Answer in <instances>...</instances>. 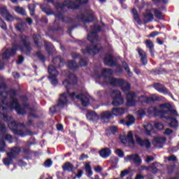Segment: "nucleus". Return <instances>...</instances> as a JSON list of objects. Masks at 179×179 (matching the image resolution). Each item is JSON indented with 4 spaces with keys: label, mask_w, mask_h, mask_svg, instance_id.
Returning <instances> with one entry per match:
<instances>
[{
    "label": "nucleus",
    "mask_w": 179,
    "mask_h": 179,
    "mask_svg": "<svg viewBox=\"0 0 179 179\" xmlns=\"http://www.w3.org/2000/svg\"><path fill=\"white\" fill-rule=\"evenodd\" d=\"M113 71L110 69H103L102 77L105 83L112 85V86H120L123 92H128L127 94V107H132L136 103V94L129 92L131 85L126 81L121 79H115L110 77Z\"/></svg>",
    "instance_id": "f257e3e1"
},
{
    "label": "nucleus",
    "mask_w": 179,
    "mask_h": 179,
    "mask_svg": "<svg viewBox=\"0 0 179 179\" xmlns=\"http://www.w3.org/2000/svg\"><path fill=\"white\" fill-rule=\"evenodd\" d=\"M69 78L71 80V83H69L68 80H66L63 82V85L65 86L66 89H67V93L61 95L59 103L57 104L58 107H64L68 104V96L71 100H75V99H80L81 104L84 107L89 106V95L80 94L76 96L75 92H69V87H72L73 83H76V76H75V74H71L69 76Z\"/></svg>",
    "instance_id": "f03ea898"
},
{
    "label": "nucleus",
    "mask_w": 179,
    "mask_h": 179,
    "mask_svg": "<svg viewBox=\"0 0 179 179\" xmlns=\"http://www.w3.org/2000/svg\"><path fill=\"white\" fill-rule=\"evenodd\" d=\"M89 0H77L76 3L71 1L66 0L63 3V4H59V3H56V9L58 13L55 14L56 19H59V20H64V15L61 12H65V9H78L80 5H83V3H87Z\"/></svg>",
    "instance_id": "7ed1b4c3"
},
{
    "label": "nucleus",
    "mask_w": 179,
    "mask_h": 179,
    "mask_svg": "<svg viewBox=\"0 0 179 179\" xmlns=\"http://www.w3.org/2000/svg\"><path fill=\"white\" fill-rule=\"evenodd\" d=\"M20 153V148L18 147H15L12 148L10 152L7 153L8 157L4 158L3 159V164L5 166H9V164H12V162L15 157H16L17 155Z\"/></svg>",
    "instance_id": "20e7f679"
},
{
    "label": "nucleus",
    "mask_w": 179,
    "mask_h": 179,
    "mask_svg": "<svg viewBox=\"0 0 179 179\" xmlns=\"http://www.w3.org/2000/svg\"><path fill=\"white\" fill-rule=\"evenodd\" d=\"M111 97L113 99V106L117 107L118 106H122V104H124V98L121 96V92L113 91L111 94Z\"/></svg>",
    "instance_id": "39448f33"
},
{
    "label": "nucleus",
    "mask_w": 179,
    "mask_h": 179,
    "mask_svg": "<svg viewBox=\"0 0 179 179\" xmlns=\"http://www.w3.org/2000/svg\"><path fill=\"white\" fill-rule=\"evenodd\" d=\"M120 139L122 143L127 145H134L135 141H134V134L132 131H129L127 134L123 133L120 135Z\"/></svg>",
    "instance_id": "423d86ee"
},
{
    "label": "nucleus",
    "mask_w": 179,
    "mask_h": 179,
    "mask_svg": "<svg viewBox=\"0 0 179 179\" xmlns=\"http://www.w3.org/2000/svg\"><path fill=\"white\" fill-rule=\"evenodd\" d=\"M6 113V108H5V102L3 101V106H0V118H3L4 121H10V117L5 114ZM0 132L2 134L5 132V125L0 122Z\"/></svg>",
    "instance_id": "0eeeda50"
},
{
    "label": "nucleus",
    "mask_w": 179,
    "mask_h": 179,
    "mask_svg": "<svg viewBox=\"0 0 179 179\" xmlns=\"http://www.w3.org/2000/svg\"><path fill=\"white\" fill-rule=\"evenodd\" d=\"M16 54V49L13 48L11 50L7 49L2 55H0V70L3 69V61L8 59Z\"/></svg>",
    "instance_id": "6e6552de"
},
{
    "label": "nucleus",
    "mask_w": 179,
    "mask_h": 179,
    "mask_svg": "<svg viewBox=\"0 0 179 179\" xmlns=\"http://www.w3.org/2000/svg\"><path fill=\"white\" fill-rule=\"evenodd\" d=\"M48 71V73L50 74V76L48 78L52 85H57L58 80L57 79V76H58L59 73L58 71H57V69H55L54 66H50Z\"/></svg>",
    "instance_id": "1a4fd4ad"
},
{
    "label": "nucleus",
    "mask_w": 179,
    "mask_h": 179,
    "mask_svg": "<svg viewBox=\"0 0 179 179\" xmlns=\"http://www.w3.org/2000/svg\"><path fill=\"white\" fill-rule=\"evenodd\" d=\"M8 108H10L11 110L15 108V111L17 113V114L23 115L26 113V110L24 108L20 107V105L17 103V99H13L12 103L8 106Z\"/></svg>",
    "instance_id": "9d476101"
},
{
    "label": "nucleus",
    "mask_w": 179,
    "mask_h": 179,
    "mask_svg": "<svg viewBox=\"0 0 179 179\" xmlns=\"http://www.w3.org/2000/svg\"><path fill=\"white\" fill-rule=\"evenodd\" d=\"M20 38L22 40V45L15 46V48H17V50H21V51H24V52H26V54H27L26 51H30V46H29V43H27L26 40V36L22 35L20 36Z\"/></svg>",
    "instance_id": "9b49d317"
},
{
    "label": "nucleus",
    "mask_w": 179,
    "mask_h": 179,
    "mask_svg": "<svg viewBox=\"0 0 179 179\" xmlns=\"http://www.w3.org/2000/svg\"><path fill=\"white\" fill-rule=\"evenodd\" d=\"M120 123L123 125H127V127H131V125L135 124V117L129 115L124 120H120Z\"/></svg>",
    "instance_id": "f8f14e48"
},
{
    "label": "nucleus",
    "mask_w": 179,
    "mask_h": 179,
    "mask_svg": "<svg viewBox=\"0 0 179 179\" xmlns=\"http://www.w3.org/2000/svg\"><path fill=\"white\" fill-rule=\"evenodd\" d=\"M125 162H134V163H136V164H141L142 163V159H141V157H139V155L137 154L128 155L126 157H124Z\"/></svg>",
    "instance_id": "ddd939ff"
},
{
    "label": "nucleus",
    "mask_w": 179,
    "mask_h": 179,
    "mask_svg": "<svg viewBox=\"0 0 179 179\" xmlns=\"http://www.w3.org/2000/svg\"><path fill=\"white\" fill-rule=\"evenodd\" d=\"M137 100H139V101H143L144 103H150L152 101H157V100H159V97L157 96V95L153 94L150 97L141 96L140 98H137Z\"/></svg>",
    "instance_id": "4468645a"
},
{
    "label": "nucleus",
    "mask_w": 179,
    "mask_h": 179,
    "mask_svg": "<svg viewBox=\"0 0 179 179\" xmlns=\"http://www.w3.org/2000/svg\"><path fill=\"white\" fill-rule=\"evenodd\" d=\"M100 51V45L87 47L84 54H96Z\"/></svg>",
    "instance_id": "2eb2a0df"
},
{
    "label": "nucleus",
    "mask_w": 179,
    "mask_h": 179,
    "mask_svg": "<svg viewBox=\"0 0 179 179\" xmlns=\"http://www.w3.org/2000/svg\"><path fill=\"white\" fill-rule=\"evenodd\" d=\"M136 141L137 143H138V145H140L141 146H145V148H146L147 149H149V148H150L151 146L150 142L148 139L142 140L141 139V138L136 136Z\"/></svg>",
    "instance_id": "dca6fc26"
},
{
    "label": "nucleus",
    "mask_w": 179,
    "mask_h": 179,
    "mask_svg": "<svg viewBox=\"0 0 179 179\" xmlns=\"http://www.w3.org/2000/svg\"><path fill=\"white\" fill-rule=\"evenodd\" d=\"M104 64L105 65H108V66H114L115 62L114 59L111 55H107L104 58Z\"/></svg>",
    "instance_id": "f3484780"
},
{
    "label": "nucleus",
    "mask_w": 179,
    "mask_h": 179,
    "mask_svg": "<svg viewBox=\"0 0 179 179\" xmlns=\"http://www.w3.org/2000/svg\"><path fill=\"white\" fill-rule=\"evenodd\" d=\"M78 19L85 22H93V12L90 11V14L87 15H82L81 17L78 15Z\"/></svg>",
    "instance_id": "a211bd4d"
},
{
    "label": "nucleus",
    "mask_w": 179,
    "mask_h": 179,
    "mask_svg": "<svg viewBox=\"0 0 179 179\" xmlns=\"http://www.w3.org/2000/svg\"><path fill=\"white\" fill-rule=\"evenodd\" d=\"M127 113V109L123 108H115L112 110V115H122Z\"/></svg>",
    "instance_id": "6ab92c4d"
},
{
    "label": "nucleus",
    "mask_w": 179,
    "mask_h": 179,
    "mask_svg": "<svg viewBox=\"0 0 179 179\" xmlns=\"http://www.w3.org/2000/svg\"><path fill=\"white\" fill-rule=\"evenodd\" d=\"M87 118L90 120V121L96 122L99 120V115H97L96 112L90 111L87 114Z\"/></svg>",
    "instance_id": "aec40b11"
},
{
    "label": "nucleus",
    "mask_w": 179,
    "mask_h": 179,
    "mask_svg": "<svg viewBox=\"0 0 179 179\" xmlns=\"http://www.w3.org/2000/svg\"><path fill=\"white\" fill-rule=\"evenodd\" d=\"M138 52L139 56L141 57V61L143 64V65H146L148 64V58L146 57V52L143 51L142 49H138Z\"/></svg>",
    "instance_id": "412c9836"
},
{
    "label": "nucleus",
    "mask_w": 179,
    "mask_h": 179,
    "mask_svg": "<svg viewBox=\"0 0 179 179\" xmlns=\"http://www.w3.org/2000/svg\"><path fill=\"white\" fill-rule=\"evenodd\" d=\"M100 157L103 159H107L111 155V150L110 148H103L99 152Z\"/></svg>",
    "instance_id": "4be33fe9"
},
{
    "label": "nucleus",
    "mask_w": 179,
    "mask_h": 179,
    "mask_svg": "<svg viewBox=\"0 0 179 179\" xmlns=\"http://www.w3.org/2000/svg\"><path fill=\"white\" fill-rule=\"evenodd\" d=\"M154 87L157 92H159V93H163L164 94H167L169 93L167 89H166L162 84H155L154 85Z\"/></svg>",
    "instance_id": "5701e85b"
},
{
    "label": "nucleus",
    "mask_w": 179,
    "mask_h": 179,
    "mask_svg": "<svg viewBox=\"0 0 179 179\" xmlns=\"http://www.w3.org/2000/svg\"><path fill=\"white\" fill-rule=\"evenodd\" d=\"M143 128L147 135H150V133L153 132V125L150 123L143 124Z\"/></svg>",
    "instance_id": "b1692460"
},
{
    "label": "nucleus",
    "mask_w": 179,
    "mask_h": 179,
    "mask_svg": "<svg viewBox=\"0 0 179 179\" xmlns=\"http://www.w3.org/2000/svg\"><path fill=\"white\" fill-rule=\"evenodd\" d=\"M145 45H146L147 48H149V50L150 51V54L153 57V55H155V52L153 51V48H154L155 45H153V42H152V41H150V40H147L145 41Z\"/></svg>",
    "instance_id": "393cba45"
},
{
    "label": "nucleus",
    "mask_w": 179,
    "mask_h": 179,
    "mask_svg": "<svg viewBox=\"0 0 179 179\" xmlns=\"http://www.w3.org/2000/svg\"><path fill=\"white\" fill-rule=\"evenodd\" d=\"M157 167H159V164L153 163L150 166L145 167V170H150L152 173H157Z\"/></svg>",
    "instance_id": "a878e982"
},
{
    "label": "nucleus",
    "mask_w": 179,
    "mask_h": 179,
    "mask_svg": "<svg viewBox=\"0 0 179 179\" xmlns=\"http://www.w3.org/2000/svg\"><path fill=\"white\" fill-rule=\"evenodd\" d=\"M111 117H113V113L109 111H105L101 114V120H108V118H111Z\"/></svg>",
    "instance_id": "bb28decb"
},
{
    "label": "nucleus",
    "mask_w": 179,
    "mask_h": 179,
    "mask_svg": "<svg viewBox=\"0 0 179 179\" xmlns=\"http://www.w3.org/2000/svg\"><path fill=\"white\" fill-rule=\"evenodd\" d=\"M161 113V111L157 110V109H156L155 107H150L148 109V113L152 114V115H160Z\"/></svg>",
    "instance_id": "cd10ccee"
},
{
    "label": "nucleus",
    "mask_w": 179,
    "mask_h": 179,
    "mask_svg": "<svg viewBox=\"0 0 179 179\" xmlns=\"http://www.w3.org/2000/svg\"><path fill=\"white\" fill-rule=\"evenodd\" d=\"M85 171L87 173V177H91V176H93V171H92V166H90V162H87L85 164Z\"/></svg>",
    "instance_id": "c85d7f7f"
},
{
    "label": "nucleus",
    "mask_w": 179,
    "mask_h": 179,
    "mask_svg": "<svg viewBox=\"0 0 179 179\" xmlns=\"http://www.w3.org/2000/svg\"><path fill=\"white\" fill-rule=\"evenodd\" d=\"M62 169L64 171H72L73 170V165L69 162H66L62 166Z\"/></svg>",
    "instance_id": "c756f323"
},
{
    "label": "nucleus",
    "mask_w": 179,
    "mask_h": 179,
    "mask_svg": "<svg viewBox=\"0 0 179 179\" xmlns=\"http://www.w3.org/2000/svg\"><path fill=\"white\" fill-rule=\"evenodd\" d=\"M96 40H97V34L95 32H92L88 34V41H91V43H93V41H96Z\"/></svg>",
    "instance_id": "7c9ffc66"
},
{
    "label": "nucleus",
    "mask_w": 179,
    "mask_h": 179,
    "mask_svg": "<svg viewBox=\"0 0 179 179\" xmlns=\"http://www.w3.org/2000/svg\"><path fill=\"white\" fill-rule=\"evenodd\" d=\"M132 13L134 15V18L136 20V22L138 23V24H141L142 22H141V19H139V15H138V11H136V10H135V9H133Z\"/></svg>",
    "instance_id": "2f4dec72"
},
{
    "label": "nucleus",
    "mask_w": 179,
    "mask_h": 179,
    "mask_svg": "<svg viewBox=\"0 0 179 179\" xmlns=\"http://www.w3.org/2000/svg\"><path fill=\"white\" fill-rule=\"evenodd\" d=\"M67 66L71 69H76V68H78V64H76V62H75V60L69 61Z\"/></svg>",
    "instance_id": "473e14b6"
},
{
    "label": "nucleus",
    "mask_w": 179,
    "mask_h": 179,
    "mask_svg": "<svg viewBox=\"0 0 179 179\" xmlns=\"http://www.w3.org/2000/svg\"><path fill=\"white\" fill-rule=\"evenodd\" d=\"M150 20H153V14L148 13L147 14L144 15V21L145 23L150 22Z\"/></svg>",
    "instance_id": "72a5a7b5"
},
{
    "label": "nucleus",
    "mask_w": 179,
    "mask_h": 179,
    "mask_svg": "<svg viewBox=\"0 0 179 179\" xmlns=\"http://www.w3.org/2000/svg\"><path fill=\"white\" fill-rule=\"evenodd\" d=\"M154 143H164L166 142V138L164 137H157L154 138Z\"/></svg>",
    "instance_id": "f704fd0d"
},
{
    "label": "nucleus",
    "mask_w": 179,
    "mask_h": 179,
    "mask_svg": "<svg viewBox=\"0 0 179 179\" xmlns=\"http://www.w3.org/2000/svg\"><path fill=\"white\" fill-rule=\"evenodd\" d=\"M169 120H171L170 123V127H172L173 128H176V127H178V122L175 118L169 117Z\"/></svg>",
    "instance_id": "c9c22d12"
},
{
    "label": "nucleus",
    "mask_w": 179,
    "mask_h": 179,
    "mask_svg": "<svg viewBox=\"0 0 179 179\" xmlns=\"http://www.w3.org/2000/svg\"><path fill=\"white\" fill-rule=\"evenodd\" d=\"M16 134L17 135H20V136H26L27 135H30V131L29 130H26L25 131H22L21 130H17L16 131Z\"/></svg>",
    "instance_id": "e433bc0d"
},
{
    "label": "nucleus",
    "mask_w": 179,
    "mask_h": 179,
    "mask_svg": "<svg viewBox=\"0 0 179 179\" xmlns=\"http://www.w3.org/2000/svg\"><path fill=\"white\" fill-rule=\"evenodd\" d=\"M15 12H17V13H19L20 15H26V11L22 7H15Z\"/></svg>",
    "instance_id": "4c0bfd02"
},
{
    "label": "nucleus",
    "mask_w": 179,
    "mask_h": 179,
    "mask_svg": "<svg viewBox=\"0 0 179 179\" xmlns=\"http://www.w3.org/2000/svg\"><path fill=\"white\" fill-rule=\"evenodd\" d=\"M154 13L155 15L157 17V19H163V14L162 13V12H160V10L155 9Z\"/></svg>",
    "instance_id": "58836bf2"
},
{
    "label": "nucleus",
    "mask_w": 179,
    "mask_h": 179,
    "mask_svg": "<svg viewBox=\"0 0 179 179\" xmlns=\"http://www.w3.org/2000/svg\"><path fill=\"white\" fill-rule=\"evenodd\" d=\"M43 12H45L46 15H52V10L50 6H46L45 8H42Z\"/></svg>",
    "instance_id": "ea45409f"
},
{
    "label": "nucleus",
    "mask_w": 179,
    "mask_h": 179,
    "mask_svg": "<svg viewBox=\"0 0 179 179\" xmlns=\"http://www.w3.org/2000/svg\"><path fill=\"white\" fill-rule=\"evenodd\" d=\"M3 138L6 140V141H8V142L10 143H12V141L13 139V138L12 137V136H10V134H4L3 136Z\"/></svg>",
    "instance_id": "a19ab883"
},
{
    "label": "nucleus",
    "mask_w": 179,
    "mask_h": 179,
    "mask_svg": "<svg viewBox=\"0 0 179 179\" xmlns=\"http://www.w3.org/2000/svg\"><path fill=\"white\" fill-rule=\"evenodd\" d=\"M4 17L7 22H13V20H15V17L10 13L7 14Z\"/></svg>",
    "instance_id": "79ce46f5"
},
{
    "label": "nucleus",
    "mask_w": 179,
    "mask_h": 179,
    "mask_svg": "<svg viewBox=\"0 0 179 179\" xmlns=\"http://www.w3.org/2000/svg\"><path fill=\"white\" fill-rule=\"evenodd\" d=\"M17 30H19V31H23L24 30V24L23 23H20L17 24L16 26Z\"/></svg>",
    "instance_id": "37998d69"
},
{
    "label": "nucleus",
    "mask_w": 179,
    "mask_h": 179,
    "mask_svg": "<svg viewBox=\"0 0 179 179\" xmlns=\"http://www.w3.org/2000/svg\"><path fill=\"white\" fill-rule=\"evenodd\" d=\"M154 126L157 129H163L164 128V126L161 122H155Z\"/></svg>",
    "instance_id": "c03bdc74"
},
{
    "label": "nucleus",
    "mask_w": 179,
    "mask_h": 179,
    "mask_svg": "<svg viewBox=\"0 0 179 179\" xmlns=\"http://www.w3.org/2000/svg\"><path fill=\"white\" fill-rule=\"evenodd\" d=\"M29 9V11H30V15L31 16L34 15V4H31V5H29L28 6Z\"/></svg>",
    "instance_id": "a18cd8bd"
},
{
    "label": "nucleus",
    "mask_w": 179,
    "mask_h": 179,
    "mask_svg": "<svg viewBox=\"0 0 179 179\" xmlns=\"http://www.w3.org/2000/svg\"><path fill=\"white\" fill-rule=\"evenodd\" d=\"M0 12L3 17H5L9 13H8V10H6V8H2L0 10Z\"/></svg>",
    "instance_id": "49530a36"
},
{
    "label": "nucleus",
    "mask_w": 179,
    "mask_h": 179,
    "mask_svg": "<svg viewBox=\"0 0 179 179\" xmlns=\"http://www.w3.org/2000/svg\"><path fill=\"white\" fill-rule=\"evenodd\" d=\"M0 152H5V142L0 140Z\"/></svg>",
    "instance_id": "de8ad7c7"
},
{
    "label": "nucleus",
    "mask_w": 179,
    "mask_h": 179,
    "mask_svg": "<svg viewBox=\"0 0 179 179\" xmlns=\"http://www.w3.org/2000/svg\"><path fill=\"white\" fill-rule=\"evenodd\" d=\"M80 66H85V65H87V59L86 58L81 59L80 62Z\"/></svg>",
    "instance_id": "09e8293b"
},
{
    "label": "nucleus",
    "mask_w": 179,
    "mask_h": 179,
    "mask_svg": "<svg viewBox=\"0 0 179 179\" xmlns=\"http://www.w3.org/2000/svg\"><path fill=\"white\" fill-rule=\"evenodd\" d=\"M52 165V161H51V159H48L44 163L45 167H51Z\"/></svg>",
    "instance_id": "8fccbe9b"
},
{
    "label": "nucleus",
    "mask_w": 179,
    "mask_h": 179,
    "mask_svg": "<svg viewBox=\"0 0 179 179\" xmlns=\"http://www.w3.org/2000/svg\"><path fill=\"white\" fill-rule=\"evenodd\" d=\"M115 153L119 156V157H122L124 156V152L120 149H117L115 150Z\"/></svg>",
    "instance_id": "3c124183"
},
{
    "label": "nucleus",
    "mask_w": 179,
    "mask_h": 179,
    "mask_svg": "<svg viewBox=\"0 0 179 179\" xmlns=\"http://www.w3.org/2000/svg\"><path fill=\"white\" fill-rule=\"evenodd\" d=\"M0 27L3 29V30H6V24L1 19H0Z\"/></svg>",
    "instance_id": "603ef678"
},
{
    "label": "nucleus",
    "mask_w": 179,
    "mask_h": 179,
    "mask_svg": "<svg viewBox=\"0 0 179 179\" xmlns=\"http://www.w3.org/2000/svg\"><path fill=\"white\" fill-rule=\"evenodd\" d=\"M171 108V105L169 103H165L159 106V108H167L168 110H170Z\"/></svg>",
    "instance_id": "864d4df0"
},
{
    "label": "nucleus",
    "mask_w": 179,
    "mask_h": 179,
    "mask_svg": "<svg viewBox=\"0 0 179 179\" xmlns=\"http://www.w3.org/2000/svg\"><path fill=\"white\" fill-rule=\"evenodd\" d=\"M123 66L125 71L127 72L128 75H131V71H129V67L128 66V64H127V63L125 62H123Z\"/></svg>",
    "instance_id": "5fc2aeb1"
},
{
    "label": "nucleus",
    "mask_w": 179,
    "mask_h": 179,
    "mask_svg": "<svg viewBox=\"0 0 179 179\" xmlns=\"http://www.w3.org/2000/svg\"><path fill=\"white\" fill-rule=\"evenodd\" d=\"M169 114H171V115H172V117H178V113H177V110H170Z\"/></svg>",
    "instance_id": "6e6d98bb"
},
{
    "label": "nucleus",
    "mask_w": 179,
    "mask_h": 179,
    "mask_svg": "<svg viewBox=\"0 0 179 179\" xmlns=\"http://www.w3.org/2000/svg\"><path fill=\"white\" fill-rule=\"evenodd\" d=\"M108 131H110L111 134H115L117 132V127H111Z\"/></svg>",
    "instance_id": "4d7b16f0"
},
{
    "label": "nucleus",
    "mask_w": 179,
    "mask_h": 179,
    "mask_svg": "<svg viewBox=\"0 0 179 179\" xmlns=\"http://www.w3.org/2000/svg\"><path fill=\"white\" fill-rule=\"evenodd\" d=\"M153 160H155V158H153V157L147 156L145 162L146 163H150V162H153Z\"/></svg>",
    "instance_id": "13d9d810"
},
{
    "label": "nucleus",
    "mask_w": 179,
    "mask_h": 179,
    "mask_svg": "<svg viewBox=\"0 0 179 179\" xmlns=\"http://www.w3.org/2000/svg\"><path fill=\"white\" fill-rule=\"evenodd\" d=\"M40 38H41V36H40V35H36L34 37V43L35 44L38 45V42H37V40H40Z\"/></svg>",
    "instance_id": "bf43d9fd"
},
{
    "label": "nucleus",
    "mask_w": 179,
    "mask_h": 179,
    "mask_svg": "<svg viewBox=\"0 0 179 179\" xmlns=\"http://www.w3.org/2000/svg\"><path fill=\"white\" fill-rule=\"evenodd\" d=\"M137 114L138 115H145L146 114V112L145 111V110L143 109H140L138 112H137Z\"/></svg>",
    "instance_id": "052dcab7"
},
{
    "label": "nucleus",
    "mask_w": 179,
    "mask_h": 179,
    "mask_svg": "<svg viewBox=\"0 0 179 179\" xmlns=\"http://www.w3.org/2000/svg\"><path fill=\"white\" fill-rule=\"evenodd\" d=\"M172 133H173V130H171L170 129H166L165 130L164 134L165 135H171Z\"/></svg>",
    "instance_id": "680f3d73"
},
{
    "label": "nucleus",
    "mask_w": 179,
    "mask_h": 179,
    "mask_svg": "<svg viewBox=\"0 0 179 179\" xmlns=\"http://www.w3.org/2000/svg\"><path fill=\"white\" fill-rule=\"evenodd\" d=\"M23 61H24V58H23L22 56H20L18 57V60L17 61V64H20L22 62H23Z\"/></svg>",
    "instance_id": "e2e57ef3"
},
{
    "label": "nucleus",
    "mask_w": 179,
    "mask_h": 179,
    "mask_svg": "<svg viewBox=\"0 0 179 179\" xmlns=\"http://www.w3.org/2000/svg\"><path fill=\"white\" fill-rule=\"evenodd\" d=\"M8 127L10 129H12L13 127H16V122H10L8 123Z\"/></svg>",
    "instance_id": "0e129e2a"
},
{
    "label": "nucleus",
    "mask_w": 179,
    "mask_h": 179,
    "mask_svg": "<svg viewBox=\"0 0 179 179\" xmlns=\"http://www.w3.org/2000/svg\"><path fill=\"white\" fill-rule=\"evenodd\" d=\"M128 173H129V171L128 170H124V171H122L120 176L125 177V176H127V174H128Z\"/></svg>",
    "instance_id": "69168bd1"
},
{
    "label": "nucleus",
    "mask_w": 179,
    "mask_h": 179,
    "mask_svg": "<svg viewBox=\"0 0 179 179\" xmlns=\"http://www.w3.org/2000/svg\"><path fill=\"white\" fill-rule=\"evenodd\" d=\"M94 170L96 173H100V171H101V170H103V169H102L100 166H98L94 168Z\"/></svg>",
    "instance_id": "338daca9"
},
{
    "label": "nucleus",
    "mask_w": 179,
    "mask_h": 179,
    "mask_svg": "<svg viewBox=\"0 0 179 179\" xmlns=\"http://www.w3.org/2000/svg\"><path fill=\"white\" fill-rule=\"evenodd\" d=\"M120 3L122 5V7L123 9H127V4H125L124 2H125V0H120Z\"/></svg>",
    "instance_id": "774afa93"
}]
</instances>
